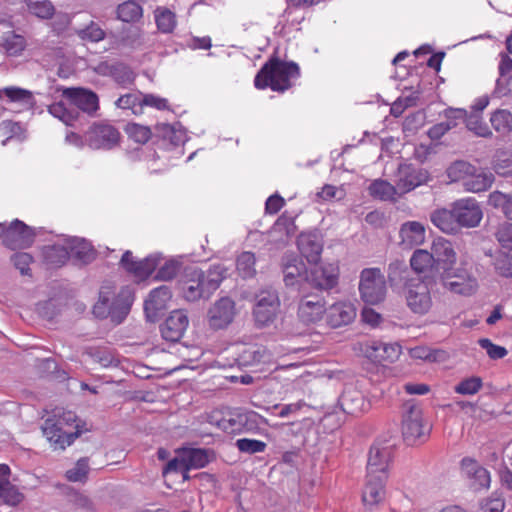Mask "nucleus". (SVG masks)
Listing matches in <instances>:
<instances>
[{
	"label": "nucleus",
	"instance_id": "nucleus-57",
	"mask_svg": "<svg viewBox=\"0 0 512 512\" xmlns=\"http://www.w3.org/2000/svg\"><path fill=\"white\" fill-rule=\"evenodd\" d=\"M118 84L127 85L131 84L135 79V74L126 64L117 62L114 63L111 76Z\"/></svg>",
	"mask_w": 512,
	"mask_h": 512
},
{
	"label": "nucleus",
	"instance_id": "nucleus-61",
	"mask_svg": "<svg viewBox=\"0 0 512 512\" xmlns=\"http://www.w3.org/2000/svg\"><path fill=\"white\" fill-rule=\"evenodd\" d=\"M180 269V262L176 260H167L161 265L155 275V279L160 281L172 280Z\"/></svg>",
	"mask_w": 512,
	"mask_h": 512
},
{
	"label": "nucleus",
	"instance_id": "nucleus-13",
	"mask_svg": "<svg viewBox=\"0 0 512 512\" xmlns=\"http://www.w3.org/2000/svg\"><path fill=\"white\" fill-rule=\"evenodd\" d=\"M453 209L459 229L461 227H476L483 218L481 207L476 199L472 197L457 200L453 203Z\"/></svg>",
	"mask_w": 512,
	"mask_h": 512
},
{
	"label": "nucleus",
	"instance_id": "nucleus-47",
	"mask_svg": "<svg viewBox=\"0 0 512 512\" xmlns=\"http://www.w3.org/2000/svg\"><path fill=\"white\" fill-rule=\"evenodd\" d=\"M473 168L474 166L466 161H455L447 168V177L451 182L464 183V180L473 172Z\"/></svg>",
	"mask_w": 512,
	"mask_h": 512
},
{
	"label": "nucleus",
	"instance_id": "nucleus-16",
	"mask_svg": "<svg viewBox=\"0 0 512 512\" xmlns=\"http://www.w3.org/2000/svg\"><path fill=\"white\" fill-rule=\"evenodd\" d=\"M339 279V267L336 263H322L308 272V283L320 290L334 288Z\"/></svg>",
	"mask_w": 512,
	"mask_h": 512
},
{
	"label": "nucleus",
	"instance_id": "nucleus-44",
	"mask_svg": "<svg viewBox=\"0 0 512 512\" xmlns=\"http://www.w3.org/2000/svg\"><path fill=\"white\" fill-rule=\"evenodd\" d=\"M46 263L51 267H61L69 259L67 249L60 245L49 246L44 252Z\"/></svg>",
	"mask_w": 512,
	"mask_h": 512
},
{
	"label": "nucleus",
	"instance_id": "nucleus-5",
	"mask_svg": "<svg viewBox=\"0 0 512 512\" xmlns=\"http://www.w3.org/2000/svg\"><path fill=\"white\" fill-rule=\"evenodd\" d=\"M177 456L171 459L163 468V477L167 478L171 474L182 475L183 480L190 478L188 472L191 469H200L205 467L213 458V450H176Z\"/></svg>",
	"mask_w": 512,
	"mask_h": 512
},
{
	"label": "nucleus",
	"instance_id": "nucleus-23",
	"mask_svg": "<svg viewBox=\"0 0 512 512\" xmlns=\"http://www.w3.org/2000/svg\"><path fill=\"white\" fill-rule=\"evenodd\" d=\"M189 325L187 313L184 310H174L161 326L162 337L170 342L179 341Z\"/></svg>",
	"mask_w": 512,
	"mask_h": 512
},
{
	"label": "nucleus",
	"instance_id": "nucleus-19",
	"mask_svg": "<svg viewBox=\"0 0 512 512\" xmlns=\"http://www.w3.org/2000/svg\"><path fill=\"white\" fill-rule=\"evenodd\" d=\"M326 313V302L318 295L304 296L298 305V316L306 324L317 323Z\"/></svg>",
	"mask_w": 512,
	"mask_h": 512
},
{
	"label": "nucleus",
	"instance_id": "nucleus-12",
	"mask_svg": "<svg viewBox=\"0 0 512 512\" xmlns=\"http://www.w3.org/2000/svg\"><path fill=\"white\" fill-rule=\"evenodd\" d=\"M431 253L434 258L435 272L438 276L441 274L450 276L457 259L451 242L441 237L435 239L432 243Z\"/></svg>",
	"mask_w": 512,
	"mask_h": 512
},
{
	"label": "nucleus",
	"instance_id": "nucleus-11",
	"mask_svg": "<svg viewBox=\"0 0 512 512\" xmlns=\"http://www.w3.org/2000/svg\"><path fill=\"white\" fill-rule=\"evenodd\" d=\"M85 139L93 149H112L120 140L119 131L106 122L94 123L86 132Z\"/></svg>",
	"mask_w": 512,
	"mask_h": 512
},
{
	"label": "nucleus",
	"instance_id": "nucleus-50",
	"mask_svg": "<svg viewBox=\"0 0 512 512\" xmlns=\"http://www.w3.org/2000/svg\"><path fill=\"white\" fill-rule=\"evenodd\" d=\"M28 11L38 18L50 19L54 15V6L49 0H25Z\"/></svg>",
	"mask_w": 512,
	"mask_h": 512
},
{
	"label": "nucleus",
	"instance_id": "nucleus-45",
	"mask_svg": "<svg viewBox=\"0 0 512 512\" xmlns=\"http://www.w3.org/2000/svg\"><path fill=\"white\" fill-rule=\"evenodd\" d=\"M142 99V93H128L118 98L116 106L121 109H129L135 115H141L143 113Z\"/></svg>",
	"mask_w": 512,
	"mask_h": 512
},
{
	"label": "nucleus",
	"instance_id": "nucleus-48",
	"mask_svg": "<svg viewBox=\"0 0 512 512\" xmlns=\"http://www.w3.org/2000/svg\"><path fill=\"white\" fill-rule=\"evenodd\" d=\"M492 127L499 133L507 134L512 130V114L508 110L495 111L490 118Z\"/></svg>",
	"mask_w": 512,
	"mask_h": 512
},
{
	"label": "nucleus",
	"instance_id": "nucleus-26",
	"mask_svg": "<svg viewBox=\"0 0 512 512\" xmlns=\"http://www.w3.org/2000/svg\"><path fill=\"white\" fill-rule=\"evenodd\" d=\"M325 315L328 325L337 328L351 323L356 317V309L352 303L340 301L326 308Z\"/></svg>",
	"mask_w": 512,
	"mask_h": 512
},
{
	"label": "nucleus",
	"instance_id": "nucleus-7",
	"mask_svg": "<svg viewBox=\"0 0 512 512\" xmlns=\"http://www.w3.org/2000/svg\"><path fill=\"white\" fill-rule=\"evenodd\" d=\"M359 293L361 299L370 305L382 302L387 293V285L380 268H365L360 273Z\"/></svg>",
	"mask_w": 512,
	"mask_h": 512
},
{
	"label": "nucleus",
	"instance_id": "nucleus-63",
	"mask_svg": "<svg viewBox=\"0 0 512 512\" xmlns=\"http://www.w3.org/2000/svg\"><path fill=\"white\" fill-rule=\"evenodd\" d=\"M495 269L504 277H512V255L508 252L500 251L495 259Z\"/></svg>",
	"mask_w": 512,
	"mask_h": 512
},
{
	"label": "nucleus",
	"instance_id": "nucleus-59",
	"mask_svg": "<svg viewBox=\"0 0 512 512\" xmlns=\"http://www.w3.org/2000/svg\"><path fill=\"white\" fill-rule=\"evenodd\" d=\"M482 379L480 377H470L459 382L454 390L461 395H474L482 388Z\"/></svg>",
	"mask_w": 512,
	"mask_h": 512
},
{
	"label": "nucleus",
	"instance_id": "nucleus-32",
	"mask_svg": "<svg viewBox=\"0 0 512 512\" xmlns=\"http://www.w3.org/2000/svg\"><path fill=\"white\" fill-rule=\"evenodd\" d=\"M125 450H94L89 457L95 469L116 465L125 460Z\"/></svg>",
	"mask_w": 512,
	"mask_h": 512
},
{
	"label": "nucleus",
	"instance_id": "nucleus-62",
	"mask_svg": "<svg viewBox=\"0 0 512 512\" xmlns=\"http://www.w3.org/2000/svg\"><path fill=\"white\" fill-rule=\"evenodd\" d=\"M480 347L486 351L488 356L493 359H502L507 355V350L503 346L496 345L488 338H482L478 341Z\"/></svg>",
	"mask_w": 512,
	"mask_h": 512
},
{
	"label": "nucleus",
	"instance_id": "nucleus-22",
	"mask_svg": "<svg viewBox=\"0 0 512 512\" xmlns=\"http://www.w3.org/2000/svg\"><path fill=\"white\" fill-rule=\"evenodd\" d=\"M280 306L277 292L272 288L258 292V328L272 321Z\"/></svg>",
	"mask_w": 512,
	"mask_h": 512
},
{
	"label": "nucleus",
	"instance_id": "nucleus-14",
	"mask_svg": "<svg viewBox=\"0 0 512 512\" xmlns=\"http://www.w3.org/2000/svg\"><path fill=\"white\" fill-rule=\"evenodd\" d=\"M234 316V301L229 297H222L209 308L208 324L214 330L224 329L232 323Z\"/></svg>",
	"mask_w": 512,
	"mask_h": 512
},
{
	"label": "nucleus",
	"instance_id": "nucleus-9",
	"mask_svg": "<svg viewBox=\"0 0 512 512\" xmlns=\"http://www.w3.org/2000/svg\"><path fill=\"white\" fill-rule=\"evenodd\" d=\"M430 426L423 422L422 410L414 402L409 401L404 404L402 418V434L408 444L416 440L424 439L429 433Z\"/></svg>",
	"mask_w": 512,
	"mask_h": 512
},
{
	"label": "nucleus",
	"instance_id": "nucleus-42",
	"mask_svg": "<svg viewBox=\"0 0 512 512\" xmlns=\"http://www.w3.org/2000/svg\"><path fill=\"white\" fill-rule=\"evenodd\" d=\"M158 265V258L156 256H149L142 260H138L128 268V272L135 277L145 279L149 277Z\"/></svg>",
	"mask_w": 512,
	"mask_h": 512
},
{
	"label": "nucleus",
	"instance_id": "nucleus-15",
	"mask_svg": "<svg viewBox=\"0 0 512 512\" xmlns=\"http://www.w3.org/2000/svg\"><path fill=\"white\" fill-rule=\"evenodd\" d=\"M461 471L473 491L480 492L490 487V473L475 459L463 458L461 460Z\"/></svg>",
	"mask_w": 512,
	"mask_h": 512
},
{
	"label": "nucleus",
	"instance_id": "nucleus-17",
	"mask_svg": "<svg viewBox=\"0 0 512 512\" xmlns=\"http://www.w3.org/2000/svg\"><path fill=\"white\" fill-rule=\"evenodd\" d=\"M283 281L287 287H294L308 282V271L305 263L294 254H284L281 259Z\"/></svg>",
	"mask_w": 512,
	"mask_h": 512
},
{
	"label": "nucleus",
	"instance_id": "nucleus-6",
	"mask_svg": "<svg viewBox=\"0 0 512 512\" xmlns=\"http://www.w3.org/2000/svg\"><path fill=\"white\" fill-rule=\"evenodd\" d=\"M253 412H245L240 408L214 409L208 415V422L228 434L241 433L252 429Z\"/></svg>",
	"mask_w": 512,
	"mask_h": 512
},
{
	"label": "nucleus",
	"instance_id": "nucleus-8",
	"mask_svg": "<svg viewBox=\"0 0 512 512\" xmlns=\"http://www.w3.org/2000/svg\"><path fill=\"white\" fill-rule=\"evenodd\" d=\"M431 280L413 278L408 280L403 289L406 304L414 313L424 315L429 312L432 307V298L430 294Z\"/></svg>",
	"mask_w": 512,
	"mask_h": 512
},
{
	"label": "nucleus",
	"instance_id": "nucleus-51",
	"mask_svg": "<svg viewBox=\"0 0 512 512\" xmlns=\"http://www.w3.org/2000/svg\"><path fill=\"white\" fill-rule=\"evenodd\" d=\"M75 33L81 40L95 43L102 41L106 36L102 27L94 21H91L84 28L77 29Z\"/></svg>",
	"mask_w": 512,
	"mask_h": 512
},
{
	"label": "nucleus",
	"instance_id": "nucleus-3",
	"mask_svg": "<svg viewBox=\"0 0 512 512\" xmlns=\"http://www.w3.org/2000/svg\"><path fill=\"white\" fill-rule=\"evenodd\" d=\"M42 431L50 443L65 448L74 443L75 439L82 434L83 428L78 423L74 412L64 411L62 414L48 417L43 423Z\"/></svg>",
	"mask_w": 512,
	"mask_h": 512
},
{
	"label": "nucleus",
	"instance_id": "nucleus-38",
	"mask_svg": "<svg viewBox=\"0 0 512 512\" xmlns=\"http://www.w3.org/2000/svg\"><path fill=\"white\" fill-rule=\"evenodd\" d=\"M488 204L501 211L506 218L512 220V193L493 191L488 196Z\"/></svg>",
	"mask_w": 512,
	"mask_h": 512
},
{
	"label": "nucleus",
	"instance_id": "nucleus-41",
	"mask_svg": "<svg viewBox=\"0 0 512 512\" xmlns=\"http://www.w3.org/2000/svg\"><path fill=\"white\" fill-rule=\"evenodd\" d=\"M157 28L162 33H171L176 27V15L166 7H157L154 11Z\"/></svg>",
	"mask_w": 512,
	"mask_h": 512
},
{
	"label": "nucleus",
	"instance_id": "nucleus-39",
	"mask_svg": "<svg viewBox=\"0 0 512 512\" xmlns=\"http://www.w3.org/2000/svg\"><path fill=\"white\" fill-rule=\"evenodd\" d=\"M368 191L373 198L382 201L395 200V195L397 193L396 188L392 184L382 179L374 180L370 184Z\"/></svg>",
	"mask_w": 512,
	"mask_h": 512
},
{
	"label": "nucleus",
	"instance_id": "nucleus-46",
	"mask_svg": "<svg viewBox=\"0 0 512 512\" xmlns=\"http://www.w3.org/2000/svg\"><path fill=\"white\" fill-rule=\"evenodd\" d=\"M420 184L421 180L416 170L411 169L410 167H403L399 169V179L397 185L401 191L407 192L413 190Z\"/></svg>",
	"mask_w": 512,
	"mask_h": 512
},
{
	"label": "nucleus",
	"instance_id": "nucleus-28",
	"mask_svg": "<svg viewBox=\"0 0 512 512\" xmlns=\"http://www.w3.org/2000/svg\"><path fill=\"white\" fill-rule=\"evenodd\" d=\"M171 298L172 293L168 286L162 285L153 289L144 303V310L147 317H157L159 312L167 308V304Z\"/></svg>",
	"mask_w": 512,
	"mask_h": 512
},
{
	"label": "nucleus",
	"instance_id": "nucleus-25",
	"mask_svg": "<svg viewBox=\"0 0 512 512\" xmlns=\"http://www.w3.org/2000/svg\"><path fill=\"white\" fill-rule=\"evenodd\" d=\"M399 238L400 245L406 249L422 245L426 239L424 224L419 221L404 222L399 229Z\"/></svg>",
	"mask_w": 512,
	"mask_h": 512
},
{
	"label": "nucleus",
	"instance_id": "nucleus-40",
	"mask_svg": "<svg viewBox=\"0 0 512 512\" xmlns=\"http://www.w3.org/2000/svg\"><path fill=\"white\" fill-rule=\"evenodd\" d=\"M142 15V7L132 0L123 2L117 7V17L123 22H136L141 19Z\"/></svg>",
	"mask_w": 512,
	"mask_h": 512
},
{
	"label": "nucleus",
	"instance_id": "nucleus-29",
	"mask_svg": "<svg viewBox=\"0 0 512 512\" xmlns=\"http://www.w3.org/2000/svg\"><path fill=\"white\" fill-rule=\"evenodd\" d=\"M401 347L397 343L372 341L367 345L366 354L376 362H393L398 359Z\"/></svg>",
	"mask_w": 512,
	"mask_h": 512
},
{
	"label": "nucleus",
	"instance_id": "nucleus-31",
	"mask_svg": "<svg viewBox=\"0 0 512 512\" xmlns=\"http://www.w3.org/2000/svg\"><path fill=\"white\" fill-rule=\"evenodd\" d=\"M431 222L442 232L455 234L459 230L454 209L442 208L433 211L430 215Z\"/></svg>",
	"mask_w": 512,
	"mask_h": 512
},
{
	"label": "nucleus",
	"instance_id": "nucleus-52",
	"mask_svg": "<svg viewBox=\"0 0 512 512\" xmlns=\"http://www.w3.org/2000/svg\"><path fill=\"white\" fill-rule=\"evenodd\" d=\"M464 118H466V127L476 136L486 138L492 135L491 130L489 129L488 125L483 121L480 114L471 113L469 116L465 115Z\"/></svg>",
	"mask_w": 512,
	"mask_h": 512
},
{
	"label": "nucleus",
	"instance_id": "nucleus-37",
	"mask_svg": "<svg viewBox=\"0 0 512 512\" xmlns=\"http://www.w3.org/2000/svg\"><path fill=\"white\" fill-rule=\"evenodd\" d=\"M3 98H7L9 102L20 103L27 107H32L35 103L31 91L16 86L0 89V99Z\"/></svg>",
	"mask_w": 512,
	"mask_h": 512
},
{
	"label": "nucleus",
	"instance_id": "nucleus-2",
	"mask_svg": "<svg viewBox=\"0 0 512 512\" xmlns=\"http://www.w3.org/2000/svg\"><path fill=\"white\" fill-rule=\"evenodd\" d=\"M133 302V295L127 288L116 294L114 286L104 285L99 292V299L93 307V314L100 319L110 318L120 324L128 315Z\"/></svg>",
	"mask_w": 512,
	"mask_h": 512
},
{
	"label": "nucleus",
	"instance_id": "nucleus-20",
	"mask_svg": "<svg viewBox=\"0 0 512 512\" xmlns=\"http://www.w3.org/2000/svg\"><path fill=\"white\" fill-rule=\"evenodd\" d=\"M63 97L85 113L94 114L99 109V98L96 93L84 88H65Z\"/></svg>",
	"mask_w": 512,
	"mask_h": 512
},
{
	"label": "nucleus",
	"instance_id": "nucleus-4",
	"mask_svg": "<svg viewBox=\"0 0 512 512\" xmlns=\"http://www.w3.org/2000/svg\"><path fill=\"white\" fill-rule=\"evenodd\" d=\"M300 75L299 66L294 62H284L276 58L270 59L260 71H258V88L269 86L273 91L284 92L288 90Z\"/></svg>",
	"mask_w": 512,
	"mask_h": 512
},
{
	"label": "nucleus",
	"instance_id": "nucleus-27",
	"mask_svg": "<svg viewBox=\"0 0 512 512\" xmlns=\"http://www.w3.org/2000/svg\"><path fill=\"white\" fill-rule=\"evenodd\" d=\"M366 483L362 492V501L366 507L372 508L383 501L385 497V481L387 476H366Z\"/></svg>",
	"mask_w": 512,
	"mask_h": 512
},
{
	"label": "nucleus",
	"instance_id": "nucleus-35",
	"mask_svg": "<svg viewBox=\"0 0 512 512\" xmlns=\"http://www.w3.org/2000/svg\"><path fill=\"white\" fill-rule=\"evenodd\" d=\"M445 115L447 117L446 121L440 122L429 129L428 135L431 139H440L450 129L454 128L457 125L456 119H463L466 111L463 109H449Z\"/></svg>",
	"mask_w": 512,
	"mask_h": 512
},
{
	"label": "nucleus",
	"instance_id": "nucleus-55",
	"mask_svg": "<svg viewBox=\"0 0 512 512\" xmlns=\"http://www.w3.org/2000/svg\"><path fill=\"white\" fill-rule=\"evenodd\" d=\"M125 131L129 138L141 144L148 142L152 135V132L149 127L137 123L127 124Z\"/></svg>",
	"mask_w": 512,
	"mask_h": 512
},
{
	"label": "nucleus",
	"instance_id": "nucleus-30",
	"mask_svg": "<svg viewBox=\"0 0 512 512\" xmlns=\"http://www.w3.org/2000/svg\"><path fill=\"white\" fill-rule=\"evenodd\" d=\"M391 450H369L367 459V474L387 476L386 473L392 462Z\"/></svg>",
	"mask_w": 512,
	"mask_h": 512
},
{
	"label": "nucleus",
	"instance_id": "nucleus-56",
	"mask_svg": "<svg viewBox=\"0 0 512 512\" xmlns=\"http://www.w3.org/2000/svg\"><path fill=\"white\" fill-rule=\"evenodd\" d=\"M89 458H81L75 466L66 471V478L71 482H84L87 479Z\"/></svg>",
	"mask_w": 512,
	"mask_h": 512
},
{
	"label": "nucleus",
	"instance_id": "nucleus-54",
	"mask_svg": "<svg viewBox=\"0 0 512 512\" xmlns=\"http://www.w3.org/2000/svg\"><path fill=\"white\" fill-rule=\"evenodd\" d=\"M498 69H499L500 76L496 81V87L494 89V94L497 97H503L508 94L509 90L502 88V82L504 80H506V77H511L509 74L512 71V60L509 57L504 56L500 61Z\"/></svg>",
	"mask_w": 512,
	"mask_h": 512
},
{
	"label": "nucleus",
	"instance_id": "nucleus-64",
	"mask_svg": "<svg viewBox=\"0 0 512 512\" xmlns=\"http://www.w3.org/2000/svg\"><path fill=\"white\" fill-rule=\"evenodd\" d=\"M74 256L84 264L92 262L95 258V251L90 243L82 240L74 248Z\"/></svg>",
	"mask_w": 512,
	"mask_h": 512
},
{
	"label": "nucleus",
	"instance_id": "nucleus-53",
	"mask_svg": "<svg viewBox=\"0 0 512 512\" xmlns=\"http://www.w3.org/2000/svg\"><path fill=\"white\" fill-rule=\"evenodd\" d=\"M256 258L251 252H243L237 258V271L242 278H252L255 275Z\"/></svg>",
	"mask_w": 512,
	"mask_h": 512
},
{
	"label": "nucleus",
	"instance_id": "nucleus-60",
	"mask_svg": "<svg viewBox=\"0 0 512 512\" xmlns=\"http://www.w3.org/2000/svg\"><path fill=\"white\" fill-rule=\"evenodd\" d=\"M496 238L501 246V251L512 255V223H504L499 226Z\"/></svg>",
	"mask_w": 512,
	"mask_h": 512
},
{
	"label": "nucleus",
	"instance_id": "nucleus-43",
	"mask_svg": "<svg viewBox=\"0 0 512 512\" xmlns=\"http://www.w3.org/2000/svg\"><path fill=\"white\" fill-rule=\"evenodd\" d=\"M0 499L5 504L14 507L23 501L24 495L17 489L16 486L12 485L9 480H0Z\"/></svg>",
	"mask_w": 512,
	"mask_h": 512
},
{
	"label": "nucleus",
	"instance_id": "nucleus-34",
	"mask_svg": "<svg viewBox=\"0 0 512 512\" xmlns=\"http://www.w3.org/2000/svg\"><path fill=\"white\" fill-rule=\"evenodd\" d=\"M339 401L342 410L350 415H357L364 409V397L360 391L354 388H346Z\"/></svg>",
	"mask_w": 512,
	"mask_h": 512
},
{
	"label": "nucleus",
	"instance_id": "nucleus-24",
	"mask_svg": "<svg viewBox=\"0 0 512 512\" xmlns=\"http://www.w3.org/2000/svg\"><path fill=\"white\" fill-rule=\"evenodd\" d=\"M0 47L10 56L19 55L25 48L24 37L15 33L9 20H0Z\"/></svg>",
	"mask_w": 512,
	"mask_h": 512
},
{
	"label": "nucleus",
	"instance_id": "nucleus-21",
	"mask_svg": "<svg viewBox=\"0 0 512 512\" xmlns=\"http://www.w3.org/2000/svg\"><path fill=\"white\" fill-rule=\"evenodd\" d=\"M300 254L310 264H317L323 251V240L317 232H304L297 238Z\"/></svg>",
	"mask_w": 512,
	"mask_h": 512
},
{
	"label": "nucleus",
	"instance_id": "nucleus-49",
	"mask_svg": "<svg viewBox=\"0 0 512 512\" xmlns=\"http://www.w3.org/2000/svg\"><path fill=\"white\" fill-rule=\"evenodd\" d=\"M48 112L67 126H72L78 117L77 112L69 110L61 101L49 105Z\"/></svg>",
	"mask_w": 512,
	"mask_h": 512
},
{
	"label": "nucleus",
	"instance_id": "nucleus-1",
	"mask_svg": "<svg viewBox=\"0 0 512 512\" xmlns=\"http://www.w3.org/2000/svg\"><path fill=\"white\" fill-rule=\"evenodd\" d=\"M227 269L222 264L212 265L206 272L196 267H188L178 281L183 298L195 302L209 298L225 279Z\"/></svg>",
	"mask_w": 512,
	"mask_h": 512
},
{
	"label": "nucleus",
	"instance_id": "nucleus-58",
	"mask_svg": "<svg viewBox=\"0 0 512 512\" xmlns=\"http://www.w3.org/2000/svg\"><path fill=\"white\" fill-rule=\"evenodd\" d=\"M273 230L285 235L287 238L294 235L296 231L294 217L284 212L275 222Z\"/></svg>",
	"mask_w": 512,
	"mask_h": 512
},
{
	"label": "nucleus",
	"instance_id": "nucleus-33",
	"mask_svg": "<svg viewBox=\"0 0 512 512\" xmlns=\"http://www.w3.org/2000/svg\"><path fill=\"white\" fill-rule=\"evenodd\" d=\"M410 266L418 274L430 272L432 278L438 276V274L435 272L433 255L427 250H415L410 258Z\"/></svg>",
	"mask_w": 512,
	"mask_h": 512
},
{
	"label": "nucleus",
	"instance_id": "nucleus-18",
	"mask_svg": "<svg viewBox=\"0 0 512 512\" xmlns=\"http://www.w3.org/2000/svg\"><path fill=\"white\" fill-rule=\"evenodd\" d=\"M438 277L445 289L457 294L471 295L477 289L476 279L470 277L464 270H453L450 276L441 274Z\"/></svg>",
	"mask_w": 512,
	"mask_h": 512
},
{
	"label": "nucleus",
	"instance_id": "nucleus-36",
	"mask_svg": "<svg viewBox=\"0 0 512 512\" xmlns=\"http://www.w3.org/2000/svg\"><path fill=\"white\" fill-rule=\"evenodd\" d=\"M494 177L488 172H477L476 168H473V172L464 180L463 187L465 191L472 193H479L487 190L493 183Z\"/></svg>",
	"mask_w": 512,
	"mask_h": 512
},
{
	"label": "nucleus",
	"instance_id": "nucleus-10",
	"mask_svg": "<svg viewBox=\"0 0 512 512\" xmlns=\"http://www.w3.org/2000/svg\"><path fill=\"white\" fill-rule=\"evenodd\" d=\"M34 229L19 219L5 225L2 243L10 250H22L31 247L35 241Z\"/></svg>",
	"mask_w": 512,
	"mask_h": 512
}]
</instances>
